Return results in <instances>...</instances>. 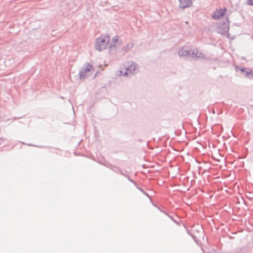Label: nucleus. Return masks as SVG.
Here are the masks:
<instances>
[{"label": "nucleus", "mask_w": 253, "mask_h": 253, "mask_svg": "<svg viewBox=\"0 0 253 253\" xmlns=\"http://www.w3.org/2000/svg\"><path fill=\"white\" fill-rule=\"evenodd\" d=\"M110 41V38L108 35L101 36L96 39L95 48L99 51H101L107 48Z\"/></svg>", "instance_id": "obj_1"}, {"label": "nucleus", "mask_w": 253, "mask_h": 253, "mask_svg": "<svg viewBox=\"0 0 253 253\" xmlns=\"http://www.w3.org/2000/svg\"><path fill=\"white\" fill-rule=\"evenodd\" d=\"M136 69V63L134 62L127 63V66L126 67V71L123 74V71H120V74L124 76H126L128 75H133L135 73Z\"/></svg>", "instance_id": "obj_2"}, {"label": "nucleus", "mask_w": 253, "mask_h": 253, "mask_svg": "<svg viewBox=\"0 0 253 253\" xmlns=\"http://www.w3.org/2000/svg\"><path fill=\"white\" fill-rule=\"evenodd\" d=\"M229 29V20L228 18H227L225 22H223L222 24L218 26L217 31L218 33L224 35L228 34Z\"/></svg>", "instance_id": "obj_3"}, {"label": "nucleus", "mask_w": 253, "mask_h": 253, "mask_svg": "<svg viewBox=\"0 0 253 253\" xmlns=\"http://www.w3.org/2000/svg\"><path fill=\"white\" fill-rule=\"evenodd\" d=\"M227 9L225 7L217 9L212 14V18L214 20H218L222 17L226 13Z\"/></svg>", "instance_id": "obj_4"}, {"label": "nucleus", "mask_w": 253, "mask_h": 253, "mask_svg": "<svg viewBox=\"0 0 253 253\" xmlns=\"http://www.w3.org/2000/svg\"><path fill=\"white\" fill-rule=\"evenodd\" d=\"M235 69L236 71L238 69L240 70L242 73L245 74V76L246 78L251 80L253 79V72L251 69L244 67L239 68V67L236 66Z\"/></svg>", "instance_id": "obj_5"}, {"label": "nucleus", "mask_w": 253, "mask_h": 253, "mask_svg": "<svg viewBox=\"0 0 253 253\" xmlns=\"http://www.w3.org/2000/svg\"><path fill=\"white\" fill-rule=\"evenodd\" d=\"M191 49L186 46H183L178 50V54L180 57H187L190 56Z\"/></svg>", "instance_id": "obj_6"}, {"label": "nucleus", "mask_w": 253, "mask_h": 253, "mask_svg": "<svg viewBox=\"0 0 253 253\" xmlns=\"http://www.w3.org/2000/svg\"><path fill=\"white\" fill-rule=\"evenodd\" d=\"M178 1L179 3V8L181 9L190 7L193 4L192 0H178Z\"/></svg>", "instance_id": "obj_7"}, {"label": "nucleus", "mask_w": 253, "mask_h": 253, "mask_svg": "<svg viewBox=\"0 0 253 253\" xmlns=\"http://www.w3.org/2000/svg\"><path fill=\"white\" fill-rule=\"evenodd\" d=\"M134 45V43L131 41L130 42L127 43L125 45L123 46L121 50L125 53L128 52L131 49H132Z\"/></svg>", "instance_id": "obj_8"}, {"label": "nucleus", "mask_w": 253, "mask_h": 253, "mask_svg": "<svg viewBox=\"0 0 253 253\" xmlns=\"http://www.w3.org/2000/svg\"><path fill=\"white\" fill-rule=\"evenodd\" d=\"M83 69L86 72H90L93 69V66L91 64L89 63H86L84 67L83 68Z\"/></svg>", "instance_id": "obj_9"}, {"label": "nucleus", "mask_w": 253, "mask_h": 253, "mask_svg": "<svg viewBox=\"0 0 253 253\" xmlns=\"http://www.w3.org/2000/svg\"><path fill=\"white\" fill-rule=\"evenodd\" d=\"M87 72L83 68L80 71L79 76L81 79L84 78L86 77Z\"/></svg>", "instance_id": "obj_10"}, {"label": "nucleus", "mask_w": 253, "mask_h": 253, "mask_svg": "<svg viewBox=\"0 0 253 253\" xmlns=\"http://www.w3.org/2000/svg\"><path fill=\"white\" fill-rule=\"evenodd\" d=\"M111 170L116 173H120L121 174V172H123V171L119 167L114 166V165H113Z\"/></svg>", "instance_id": "obj_11"}, {"label": "nucleus", "mask_w": 253, "mask_h": 253, "mask_svg": "<svg viewBox=\"0 0 253 253\" xmlns=\"http://www.w3.org/2000/svg\"><path fill=\"white\" fill-rule=\"evenodd\" d=\"M121 175L126 177L129 181L133 183L134 185H136V183L133 180L131 179L129 177V176L128 174L123 172H123H121Z\"/></svg>", "instance_id": "obj_12"}, {"label": "nucleus", "mask_w": 253, "mask_h": 253, "mask_svg": "<svg viewBox=\"0 0 253 253\" xmlns=\"http://www.w3.org/2000/svg\"><path fill=\"white\" fill-rule=\"evenodd\" d=\"M207 57L206 55L202 52H198V56H197V59L198 58L206 59Z\"/></svg>", "instance_id": "obj_13"}, {"label": "nucleus", "mask_w": 253, "mask_h": 253, "mask_svg": "<svg viewBox=\"0 0 253 253\" xmlns=\"http://www.w3.org/2000/svg\"><path fill=\"white\" fill-rule=\"evenodd\" d=\"M137 188L140 190L143 194H144L145 195H146L147 197H148L150 199H151V197L149 195V194L146 192L142 188H140V187H136Z\"/></svg>", "instance_id": "obj_14"}, {"label": "nucleus", "mask_w": 253, "mask_h": 253, "mask_svg": "<svg viewBox=\"0 0 253 253\" xmlns=\"http://www.w3.org/2000/svg\"><path fill=\"white\" fill-rule=\"evenodd\" d=\"M190 55L192 58H194L195 59H197V56H198V51L193 50L191 54L190 53Z\"/></svg>", "instance_id": "obj_15"}, {"label": "nucleus", "mask_w": 253, "mask_h": 253, "mask_svg": "<svg viewBox=\"0 0 253 253\" xmlns=\"http://www.w3.org/2000/svg\"><path fill=\"white\" fill-rule=\"evenodd\" d=\"M117 46L115 43H111L109 46V48L110 50H113V49H116Z\"/></svg>", "instance_id": "obj_16"}, {"label": "nucleus", "mask_w": 253, "mask_h": 253, "mask_svg": "<svg viewBox=\"0 0 253 253\" xmlns=\"http://www.w3.org/2000/svg\"><path fill=\"white\" fill-rule=\"evenodd\" d=\"M118 40H119V37L118 36H116L114 37V38H113L112 42L115 43L116 42H117L118 41Z\"/></svg>", "instance_id": "obj_17"}, {"label": "nucleus", "mask_w": 253, "mask_h": 253, "mask_svg": "<svg viewBox=\"0 0 253 253\" xmlns=\"http://www.w3.org/2000/svg\"><path fill=\"white\" fill-rule=\"evenodd\" d=\"M167 215L169 218H170V219H171V220H172L174 223H176V224H178V222H177L176 220H175V219L173 218V216H171V215H169V214H167Z\"/></svg>", "instance_id": "obj_18"}, {"label": "nucleus", "mask_w": 253, "mask_h": 253, "mask_svg": "<svg viewBox=\"0 0 253 253\" xmlns=\"http://www.w3.org/2000/svg\"><path fill=\"white\" fill-rule=\"evenodd\" d=\"M247 4L250 6H253V0H247Z\"/></svg>", "instance_id": "obj_19"}, {"label": "nucleus", "mask_w": 253, "mask_h": 253, "mask_svg": "<svg viewBox=\"0 0 253 253\" xmlns=\"http://www.w3.org/2000/svg\"><path fill=\"white\" fill-rule=\"evenodd\" d=\"M249 194L250 196H247V197L250 199L252 200L253 199V193L250 192Z\"/></svg>", "instance_id": "obj_20"}, {"label": "nucleus", "mask_w": 253, "mask_h": 253, "mask_svg": "<svg viewBox=\"0 0 253 253\" xmlns=\"http://www.w3.org/2000/svg\"><path fill=\"white\" fill-rule=\"evenodd\" d=\"M105 166H106L107 168H109V169H112V167H113V165H111V164H108V165H105Z\"/></svg>", "instance_id": "obj_21"}, {"label": "nucleus", "mask_w": 253, "mask_h": 253, "mask_svg": "<svg viewBox=\"0 0 253 253\" xmlns=\"http://www.w3.org/2000/svg\"><path fill=\"white\" fill-rule=\"evenodd\" d=\"M190 236L192 237L193 240L196 241V240L197 239V238L195 237V236L193 234H192Z\"/></svg>", "instance_id": "obj_22"}, {"label": "nucleus", "mask_w": 253, "mask_h": 253, "mask_svg": "<svg viewBox=\"0 0 253 253\" xmlns=\"http://www.w3.org/2000/svg\"><path fill=\"white\" fill-rule=\"evenodd\" d=\"M186 232H187V234L189 235H191L192 234V233L190 232V231L187 228H186Z\"/></svg>", "instance_id": "obj_23"}, {"label": "nucleus", "mask_w": 253, "mask_h": 253, "mask_svg": "<svg viewBox=\"0 0 253 253\" xmlns=\"http://www.w3.org/2000/svg\"><path fill=\"white\" fill-rule=\"evenodd\" d=\"M161 212L165 213L166 215H167V214H168L167 212H166L165 211H161Z\"/></svg>", "instance_id": "obj_24"}, {"label": "nucleus", "mask_w": 253, "mask_h": 253, "mask_svg": "<svg viewBox=\"0 0 253 253\" xmlns=\"http://www.w3.org/2000/svg\"><path fill=\"white\" fill-rule=\"evenodd\" d=\"M156 207L157 208V209H159V210L160 211H163L162 210H161V209H160V207H158V206H156Z\"/></svg>", "instance_id": "obj_25"}, {"label": "nucleus", "mask_w": 253, "mask_h": 253, "mask_svg": "<svg viewBox=\"0 0 253 253\" xmlns=\"http://www.w3.org/2000/svg\"><path fill=\"white\" fill-rule=\"evenodd\" d=\"M27 145H28V146H35V145H32V144H27Z\"/></svg>", "instance_id": "obj_26"}]
</instances>
